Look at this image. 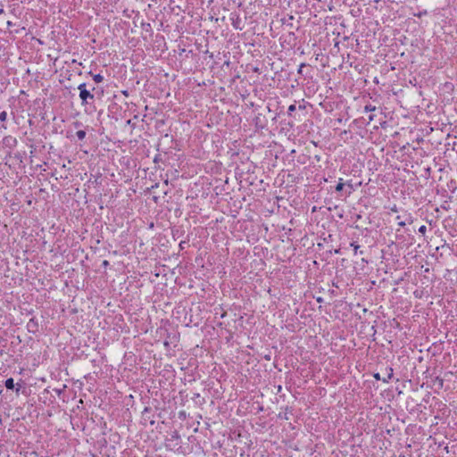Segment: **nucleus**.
Wrapping results in <instances>:
<instances>
[{
	"mask_svg": "<svg viewBox=\"0 0 457 457\" xmlns=\"http://www.w3.org/2000/svg\"><path fill=\"white\" fill-rule=\"evenodd\" d=\"M78 89L79 90V98L81 100L82 105L90 104L95 100V95L93 91L96 90V87H93L91 90L87 88L86 83H81L79 85Z\"/></svg>",
	"mask_w": 457,
	"mask_h": 457,
	"instance_id": "obj_1",
	"label": "nucleus"
},
{
	"mask_svg": "<svg viewBox=\"0 0 457 457\" xmlns=\"http://www.w3.org/2000/svg\"><path fill=\"white\" fill-rule=\"evenodd\" d=\"M27 329L29 333L35 334L38 330V323L35 318H31L27 323Z\"/></svg>",
	"mask_w": 457,
	"mask_h": 457,
	"instance_id": "obj_2",
	"label": "nucleus"
},
{
	"mask_svg": "<svg viewBox=\"0 0 457 457\" xmlns=\"http://www.w3.org/2000/svg\"><path fill=\"white\" fill-rule=\"evenodd\" d=\"M151 411H152L151 408L145 407L144 409V411H142V419L145 421H149L151 425H154L155 421L150 416Z\"/></svg>",
	"mask_w": 457,
	"mask_h": 457,
	"instance_id": "obj_3",
	"label": "nucleus"
},
{
	"mask_svg": "<svg viewBox=\"0 0 457 457\" xmlns=\"http://www.w3.org/2000/svg\"><path fill=\"white\" fill-rule=\"evenodd\" d=\"M388 370H389V373H388V375H387V377H386V378H382L380 377L379 373H375V374L373 375V378H374L376 380H382L383 382L387 383V382L389 381V379H391V378H392V377H393V369H392V368H389V369H388Z\"/></svg>",
	"mask_w": 457,
	"mask_h": 457,
	"instance_id": "obj_4",
	"label": "nucleus"
},
{
	"mask_svg": "<svg viewBox=\"0 0 457 457\" xmlns=\"http://www.w3.org/2000/svg\"><path fill=\"white\" fill-rule=\"evenodd\" d=\"M345 184L344 183V180L342 178L339 179V181L337 183V185L336 186V191L337 193H340L339 196L338 197H341L344 195V188H345Z\"/></svg>",
	"mask_w": 457,
	"mask_h": 457,
	"instance_id": "obj_5",
	"label": "nucleus"
},
{
	"mask_svg": "<svg viewBox=\"0 0 457 457\" xmlns=\"http://www.w3.org/2000/svg\"><path fill=\"white\" fill-rule=\"evenodd\" d=\"M447 188L452 192L454 193L457 189V182L455 179H451L447 182Z\"/></svg>",
	"mask_w": 457,
	"mask_h": 457,
	"instance_id": "obj_6",
	"label": "nucleus"
},
{
	"mask_svg": "<svg viewBox=\"0 0 457 457\" xmlns=\"http://www.w3.org/2000/svg\"><path fill=\"white\" fill-rule=\"evenodd\" d=\"M4 386L7 389L13 390L15 387L14 380L12 378H9L5 380Z\"/></svg>",
	"mask_w": 457,
	"mask_h": 457,
	"instance_id": "obj_7",
	"label": "nucleus"
},
{
	"mask_svg": "<svg viewBox=\"0 0 457 457\" xmlns=\"http://www.w3.org/2000/svg\"><path fill=\"white\" fill-rule=\"evenodd\" d=\"M89 75H91L93 77V80L96 82V83H101L103 80H104V76H102L100 73L98 74H93L91 71H89L88 73Z\"/></svg>",
	"mask_w": 457,
	"mask_h": 457,
	"instance_id": "obj_8",
	"label": "nucleus"
},
{
	"mask_svg": "<svg viewBox=\"0 0 457 457\" xmlns=\"http://www.w3.org/2000/svg\"><path fill=\"white\" fill-rule=\"evenodd\" d=\"M86 131L85 130H82V129H79L76 132V137H78L79 140L82 141L85 139L86 137Z\"/></svg>",
	"mask_w": 457,
	"mask_h": 457,
	"instance_id": "obj_9",
	"label": "nucleus"
},
{
	"mask_svg": "<svg viewBox=\"0 0 457 457\" xmlns=\"http://www.w3.org/2000/svg\"><path fill=\"white\" fill-rule=\"evenodd\" d=\"M375 110H376V106L371 105V104H367V105H365V107H364V112H374Z\"/></svg>",
	"mask_w": 457,
	"mask_h": 457,
	"instance_id": "obj_10",
	"label": "nucleus"
},
{
	"mask_svg": "<svg viewBox=\"0 0 457 457\" xmlns=\"http://www.w3.org/2000/svg\"><path fill=\"white\" fill-rule=\"evenodd\" d=\"M404 221H406V223H409V224H411L413 222V217L411 216V213H406L405 214Z\"/></svg>",
	"mask_w": 457,
	"mask_h": 457,
	"instance_id": "obj_11",
	"label": "nucleus"
},
{
	"mask_svg": "<svg viewBox=\"0 0 457 457\" xmlns=\"http://www.w3.org/2000/svg\"><path fill=\"white\" fill-rule=\"evenodd\" d=\"M350 246L353 247V249L354 251V254H357V251L360 248V245L356 242H352L350 244Z\"/></svg>",
	"mask_w": 457,
	"mask_h": 457,
	"instance_id": "obj_12",
	"label": "nucleus"
},
{
	"mask_svg": "<svg viewBox=\"0 0 457 457\" xmlns=\"http://www.w3.org/2000/svg\"><path fill=\"white\" fill-rule=\"evenodd\" d=\"M296 110V106L295 104H291L289 105L288 109H287V113L288 115H292V113Z\"/></svg>",
	"mask_w": 457,
	"mask_h": 457,
	"instance_id": "obj_13",
	"label": "nucleus"
},
{
	"mask_svg": "<svg viewBox=\"0 0 457 457\" xmlns=\"http://www.w3.org/2000/svg\"><path fill=\"white\" fill-rule=\"evenodd\" d=\"M7 119V112L5 111H3L0 112V120L5 121Z\"/></svg>",
	"mask_w": 457,
	"mask_h": 457,
	"instance_id": "obj_14",
	"label": "nucleus"
},
{
	"mask_svg": "<svg viewBox=\"0 0 457 457\" xmlns=\"http://www.w3.org/2000/svg\"><path fill=\"white\" fill-rule=\"evenodd\" d=\"M419 232L422 235H425L427 232V227L425 225H422L419 228Z\"/></svg>",
	"mask_w": 457,
	"mask_h": 457,
	"instance_id": "obj_15",
	"label": "nucleus"
},
{
	"mask_svg": "<svg viewBox=\"0 0 457 457\" xmlns=\"http://www.w3.org/2000/svg\"><path fill=\"white\" fill-rule=\"evenodd\" d=\"M347 186H348V187H349V190L345 192V197H346V196H348V195H351V193H352V190H353V186H352L350 183H348V184H347Z\"/></svg>",
	"mask_w": 457,
	"mask_h": 457,
	"instance_id": "obj_16",
	"label": "nucleus"
},
{
	"mask_svg": "<svg viewBox=\"0 0 457 457\" xmlns=\"http://www.w3.org/2000/svg\"><path fill=\"white\" fill-rule=\"evenodd\" d=\"M305 67V63H301L298 70H297V72L298 74L300 75H303V69Z\"/></svg>",
	"mask_w": 457,
	"mask_h": 457,
	"instance_id": "obj_17",
	"label": "nucleus"
},
{
	"mask_svg": "<svg viewBox=\"0 0 457 457\" xmlns=\"http://www.w3.org/2000/svg\"><path fill=\"white\" fill-rule=\"evenodd\" d=\"M73 126L78 129L82 126V123L80 121H75L73 122Z\"/></svg>",
	"mask_w": 457,
	"mask_h": 457,
	"instance_id": "obj_18",
	"label": "nucleus"
},
{
	"mask_svg": "<svg viewBox=\"0 0 457 457\" xmlns=\"http://www.w3.org/2000/svg\"><path fill=\"white\" fill-rule=\"evenodd\" d=\"M278 418L279 419H284V420H288V417H287V413H285V414L279 413Z\"/></svg>",
	"mask_w": 457,
	"mask_h": 457,
	"instance_id": "obj_19",
	"label": "nucleus"
},
{
	"mask_svg": "<svg viewBox=\"0 0 457 457\" xmlns=\"http://www.w3.org/2000/svg\"><path fill=\"white\" fill-rule=\"evenodd\" d=\"M110 264V262L107 261V260H104L102 263V266H104V268L108 267Z\"/></svg>",
	"mask_w": 457,
	"mask_h": 457,
	"instance_id": "obj_20",
	"label": "nucleus"
},
{
	"mask_svg": "<svg viewBox=\"0 0 457 457\" xmlns=\"http://www.w3.org/2000/svg\"><path fill=\"white\" fill-rule=\"evenodd\" d=\"M398 225H399L400 227H404V226L406 225V221H404V220H400V221L398 222Z\"/></svg>",
	"mask_w": 457,
	"mask_h": 457,
	"instance_id": "obj_21",
	"label": "nucleus"
},
{
	"mask_svg": "<svg viewBox=\"0 0 457 457\" xmlns=\"http://www.w3.org/2000/svg\"><path fill=\"white\" fill-rule=\"evenodd\" d=\"M21 387V386L20 384H17V387L15 388L16 394H19Z\"/></svg>",
	"mask_w": 457,
	"mask_h": 457,
	"instance_id": "obj_22",
	"label": "nucleus"
},
{
	"mask_svg": "<svg viewBox=\"0 0 457 457\" xmlns=\"http://www.w3.org/2000/svg\"><path fill=\"white\" fill-rule=\"evenodd\" d=\"M196 398H200V394L199 393H195L194 394V396H193V400L196 399Z\"/></svg>",
	"mask_w": 457,
	"mask_h": 457,
	"instance_id": "obj_23",
	"label": "nucleus"
},
{
	"mask_svg": "<svg viewBox=\"0 0 457 457\" xmlns=\"http://www.w3.org/2000/svg\"><path fill=\"white\" fill-rule=\"evenodd\" d=\"M58 395H60L62 393V389H54Z\"/></svg>",
	"mask_w": 457,
	"mask_h": 457,
	"instance_id": "obj_24",
	"label": "nucleus"
},
{
	"mask_svg": "<svg viewBox=\"0 0 457 457\" xmlns=\"http://www.w3.org/2000/svg\"><path fill=\"white\" fill-rule=\"evenodd\" d=\"M122 95H124L125 96H129V91L128 90H123L121 91Z\"/></svg>",
	"mask_w": 457,
	"mask_h": 457,
	"instance_id": "obj_25",
	"label": "nucleus"
},
{
	"mask_svg": "<svg viewBox=\"0 0 457 457\" xmlns=\"http://www.w3.org/2000/svg\"><path fill=\"white\" fill-rule=\"evenodd\" d=\"M373 120H374V115H372V114H371V115H370V116H369V120H370V121H372Z\"/></svg>",
	"mask_w": 457,
	"mask_h": 457,
	"instance_id": "obj_26",
	"label": "nucleus"
},
{
	"mask_svg": "<svg viewBox=\"0 0 457 457\" xmlns=\"http://www.w3.org/2000/svg\"><path fill=\"white\" fill-rule=\"evenodd\" d=\"M317 302H318V303H322V302H323V299H322L321 297H318V298H317Z\"/></svg>",
	"mask_w": 457,
	"mask_h": 457,
	"instance_id": "obj_27",
	"label": "nucleus"
},
{
	"mask_svg": "<svg viewBox=\"0 0 457 457\" xmlns=\"http://www.w3.org/2000/svg\"><path fill=\"white\" fill-rule=\"evenodd\" d=\"M205 403V400L203 398L200 402H199V404L202 405Z\"/></svg>",
	"mask_w": 457,
	"mask_h": 457,
	"instance_id": "obj_28",
	"label": "nucleus"
},
{
	"mask_svg": "<svg viewBox=\"0 0 457 457\" xmlns=\"http://www.w3.org/2000/svg\"><path fill=\"white\" fill-rule=\"evenodd\" d=\"M7 26H8V27L12 26V21H7Z\"/></svg>",
	"mask_w": 457,
	"mask_h": 457,
	"instance_id": "obj_29",
	"label": "nucleus"
},
{
	"mask_svg": "<svg viewBox=\"0 0 457 457\" xmlns=\"http://www.w3.org/2000/svg\"><path fill=\"white\" fill-rule=\"evenodd\" d=\"M184 243H185V242H183V241L179 243V246H180V248H183V247H184V245H183Z\"/></svg>",
	"mask_w": 457,
	"mask_h": 457,
	"instance_id": "obj_30",
	"label": "nucleus"
},
{
	"mask_svg": "<svg viewBox=\"0 0 457 457\" xmlns=\"http://www.w3.org/2000/svg\"><path fill=\"white\" fill-rule=\"evenodd\" d=\"M184 243H185V242H183V241L179 243V246H180V248H183V247H184V245H183Z\"/></svg>",
	"mask_w": 457,
	"mask_h": 457,
	"instance_id": "obj_31",
	"label": "nucleus"
},
{
	"mask_svg": "<svg viewBox=\"0 0 457 457\" xmlns=\"http://www.w3.org/2000/svg\"><path fill=\"white\" fill-rule=\"evenodd\" d=\"M442 208L445 210H448V207H446V205H442Z\"/></svg>",
	"mask_w": 457,
	"mask_h": 457,
	"instance_id": "obj_32",
	"label": "nucleus"
},
{
	"mask_svg": "<svg viewBox=\"0 0 457 457\" xmlns=\"http://www.w3.org/2000/svg\"><path fill=\"white\" fill-rule=\"evenodd\" d=\"M4 13V9L0 8V14Z\"/></svg>",
	"mask_w": 457,
	"mask_h": 457,
	"instance_id": "obj_33",
	"label": "nucleus"
},
{
	"mask_svg": "<svg viewBox=\"0 0 457 457\" xmlns=\"http://www.w3.org/2000/svg\"><path fill=\"white\" fill-rule=\"evenodd\" d=\"M392 211H393V212H396V211H397V210H396V207L393 208V209H392Z\"/></svg>",
	"mask_w": 457,
	"mask_h": 457,
	"instance_id": "obj_34",
	"label": "nucleus"
},
{
	"mask_svg": "<svg viewBox=\"0 0 457 457\" xmlns=\"http://www.w3.org/2000/svg\"><path fill=\"white\" fill-rule=\"evenodd\" d=\"M396 220H401V216H400V215H398V216L396 217Z\"/></svg>",
	"mask_w": 457,
	"mask_h": 457,
	"instance_id": "obj_35",
	"label": "nucleus"
},
{
	"mask_svg": "<svg viewBox=\"0 0 457 457\" xmlns=\"http://www.w3.org/2000/svg\"><path fill=\"white\" fill-rule=\"evenodd\" d=\"M399 457H405V456L401 454V455H399Z\"/></svg>",
	"mask_w": 457,
	"mask_h": 457,
	"instance_id": "obj_36",
	"label": "nucleus"
}]
</instances>
